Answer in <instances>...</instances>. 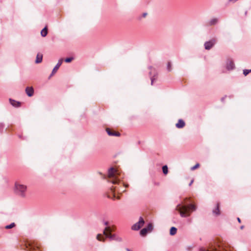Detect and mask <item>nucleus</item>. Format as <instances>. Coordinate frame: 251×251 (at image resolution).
Here are the masks:
<instances>
[{
	"instance_id": "1",
	"label": "nucleus",
	"mask_w": 251,
	"mask_h": 251,
	"mask_svg": "<svg viewBox=\"0 0 251 251\" xmlns=\"http://www.w3.org/2000/svg\"><path fill=\"white\" fill-rule=\"evenodd\" d=\"M196 206L193 204H190L188 206H186L179 203L176 207V210L179 212L180 216L182 218L189 217L190 215L189 211H195L196 210Z\"/></svg>"
},
{
	"instance_id": "2",
	"label": "nucleus",
	"mask_w": 251,
	"mask_h": 251,
	"mask_svg": "<svg viewBox=\"0 0 251 251\" xmlns=\"http://www.w3.org/2000/svg\"><path fill=\"white\" fill-rule=\"evenodd\" d=\"M27 186L21 181H16L14 184V192L21 198H25L26 195Z\"/></svg>"
},
{
	"instance_id": "3",
	"label": "nucleus",
	"mask_w": 251,
	"mask_h": 251,
	"mask_svg": "<svg viewBox=\"0 0 251 251\" xmlns=\"http://www.w3.org/2000/svg\"><path fill=\"white\" fill-rule=\"evenodd\" d=\"M108 176L110 179L109 181L114 184L118 183L122 178L120 176V175L119 174L118 171L112 167L110 168L108 170Z\"/></svg>"
},
{
	"instance_id": "4",
	"label": "nucleus",
	"mask_w": 251,
	"mask_h": 251,
	"mask_svg": "<svg viewBox=\"0 0 251 251\" xmlns=\"http://www.w3.org/2000/svg\"><path fill=\"white\" fill-rule=\"evenodd\" d=\"M111 231V229L110 227H106L104 230H103V234L105 235V236L110 240H116L118 242L122 241V238L119 237H117L115 234H111L110 232Z\"/></svg>"
},
{
	"instance_id": "5",
	"label": "nucleus",
	"mask_w": 251,
	"mask_h": 251,
	"mask_svg": "<svg viewBox=\"0 0 251 251\" xmlns=\"http://www.w3.org/2000/svg\"><path fill=\"white\" fill-rule=\"evenodd\" d=\"M149 69L151 70L149 72L150 75H151V85H153V82L157 79V73L154 68H153L151 66H149Z\"/></svg>"
},
{
	"instance_id": "6",
	"label": "nucleus",
	"mask_w": 251,
	"mask_h": 251,
	"mask_svg": "<svg viewBox=\"0 0 251 251\" xmlns=\"http://www.w3.org/2000/svg\"><path fill=\"white\" fill-rule=\"evenodd\" d=\"M144 223L143 218L141 217H140L139 221L132 226V229L134 230H139L144 225Z\"/></svg>"
},
{
	"instance_id": "7",
	"label": "nucleus",
	"mask_w": 251,
	"mask_h": 251,
	"mask_svg": "<svg viewBox=\"0 0 251 251\" xmlns=\"http://www.w3.org/2000/svg\"><path fill=\"white\" fill-rule=\"evenodd\" d=\"M216 40L215 39H212L209 41L205 42L204 46V48L206 50H210L216 44Z\"/></svg>"
},
{
	"instance_id": "8",
	"label": "nucleus",
	"mask_w": 251,
	"mask_h": 251,
	"mask_svg": "<svg viewBox=\"0 0 251 251\" xmlns=\"http://www.w3.org/2000/svg\"><path fill=\"white\" fill-rule=\"evenodd\" d=\"M226 68L228 70H232L235 68L234 62L232 59H228L226 60Z\"/></svg>"
},
{
	"instance_id": "9",
	"label": "nucleus",
	"mask_w": 251,
	"mask_h": 251,
	"mask_svg": "<svg viewBox=\"0 0 251 251\" xmlns=\"http://www.w3.org/2000/svg\"><path fill=\"white\" fill-rule=\"evenodd\" d=\"M63 61V59L62 58H61L58 60V63H57V64L55 65V66L53 69L50 77H51L52 75H53L57 72V70L59 69V68L61 65Z\"/></svg>"
},
{
	"instance_id": "10",
	"label": "nucleus",
	"mask_w": 251,
	"mask_h": 251,
	"mask_svg": "<svg viewBox=\"0 0 251 251\" xmlns=\"http://www.w3.org/2000/svg\"><path fill=\"white\" fill-rule=\"evenodd\" d=\"M25 93L28 97H32L34 94V89L32 87H27L25 88Z\"/></svg>"
},
{
	"instance_id": "11",
	"label": "nucleus",
	"mask_w": 251,
	"mask_h": 251,
	"mask_svg": "<svg viewBox=\"0 0 251 251\" xmlns=\"http://www.w3.org/2000/svg\"><path fill=\"white\" fill-rule=\"evenodd\" d=\"M185 122L182 119H179L177 123L176 124V126L178 128H181L185 126Z\"/></svg>"
},
{
	"instance_id": "12",
	"label": "nucleus",
	"mask_w": 251,
	"mask_h": 251,
	"mask_svg": "<svg viewBox=\"0 0 251 251\" xmlns=\"http://www.w3.org/2000/svg\"><path fill=\"white\" fill-rule=\"evenodd\" d=\"M106 132L109 136H120V133L115 132L111 130L109 128L106 129Z\"/></svg>"
},
{
	"instance_id": "13",
	"label": "nucleus",
	"mask_w": 251,
	"mask_h": 251,
	"mask_svg": "<svg viewBox=\"0 0 251 251\" xmlns=\"http://www.w3.org/2000/svg\"><path fill=\"white\" fill-rule=\"evenodd\" d=\"M212 212L213 214L216 216H219L220 215L221 212L219 208V203H218L217 204L216 207L213 210Z\"/></svg>"
},
{
	"instance_id": "14",
	"label": "nucleus",
	"mask_w": 251,
	"mask_h": 251,
	"mask_svg": "<svg viewBox=\"0 0 251 251\" xmlns=\"http://www.w3.org/2000/svg\"><path fill=\"white\" fill-rule=\"evenodd\" d=\"M219 22V20L218 18H213L211 19L208 23L207 25H216Z\"/></svg>"
},
{
	"instance_id": "15",
	"label": "nucleus",
	"mask_w": 251,
	"mask_h": 251,
	"mask_svg": "<svg viewBox=\"0 0 251 251\" xmlns=\"http://www.w3.org/2000/svg\"><path fill=\"white\" fill-rule=\"evenodd\" d=\"M9 101L11 104L15 107H19L21 105L20 102L12 100L11 99H9Z\"/></svg>"
},
{
	"instance_id": "16",
	"label": "nucleus",
	"mask_w": 251,
	"mask_h": 251,
	"mask_svg": "<svg viewBox=\"0 0 251 251\" xmlns=\"http://www.w3.org/2000/svg\"><path fill=\"white\" fill-rule=\"evenodd\" d=\"M42 58H43L42 54L38 53L37 56H36L35 63H37V64L39 63H41L42 62Z\"/></svg>"
},
{
	"instance_id": "17",
	"label": "nucleus",
	"mask_w": 251,
	"mask_h": 251,
	"mask_svg": "<svg viewBox=\"0 0 251 251\" xmlns=\"http://www.w3.org/2000/svg\"><path fill=\"white\" fill-rule=\"evenodd\" d=\"M48 34V29L47 26H45L41 31V35L42 37H45Z\"/></svg>"
},
{
	"instance_id": "18",
	"label": "nucleus",
	"mask_w": 251,
	"mask_h": 251,
	"mask_svg": "<svg viewBox=\"0 0 251 251\" xmlns=\"http://www.w3.org/2000/svg\"><path fill=\"white\" fill-rule=\"evenodd\" d=\"M177 231V229L176 227L173 226L171 228L170 231V234L171 235H174L176 234Z\"/></svg>"
},
{
	"instance_id": "19",
	"label": "nucleus",
	"mask_w": 251,
	"mask_h": 251,
	"mask_svg": "<svg viewBox=\"0 0 251 251\" xmlns=\"http://www.w3.org/2000/svg\"><path fill=\"white\" fill-rule=\"evenodd\" d=\"M148 231V229L147 228H144L141 230V231L140 232V235L142 236H144L147 234Z\"/></svg>"
},
{
	"instance_id": "20",
	"label": "nucleus",
	"mask_w": 251,
	"mask_h": 251,
	"mask_svg": "<svg viewBox=\"0 0 251 251\" xmlns=\"http://www.w3.org/2000/svg\"><path fill=\"white\" fill-rule=\"evenodd\" d=\"M162 171L165 175H166L168 173V168L167 165H164L162 167Z\"/></svg>"
},
{
	"instance_id": "21",
	"label": "nucleus",
	"mask_w": 251,
	"mask_h": 251,
	"mask_svg": "<svg viewBox=\"0 0 251 251\" xmlns=\"http://www.w3.org/2000/svg\"><path fill=\"white\" fill-rule=\"evenodd\" d=\"M15 226V223H12L10 225L5 226V228L6 229H10V228H12L14 227Z\"/></svg>"
},
{
	"instance_id": "22",
	"label": "nucleus",
	"mask_w": 251,
	"mask_h": 251,
	"mask_svg": "<svg viewBox=\"0 0 251 251\" xmlns=\"http://www.w3.org/2000/svg\"><path fill=\"white\" fill-rule=\"evenodd\" d=\"M251 72V69H250V70L245 69L243 70V74L245 76H246L247 75H248Z\"/></svg>"
},
{
	"instance_id": "23",
	"label": "nucleus",
	"mask_w": 251,
	"mask_h": 251,
	"mask_svg": "<svg viewBox=\"0 0 251 251\" xmlns=\"http://www.w3.org/2000/svg\"><path fill=\"white\" fill-rule=\"evenodd\" d=\"M73 59V57H68V58H66L65 59V61L67 63H69V62H71Z\"/></svg>"
},
{
	"instance_id": "24",
	"label": "nucleus",
	"mask_w": 251,
	"mask_h": 251,
	"mask_svg": "<svg viewBox=\"0 0 251 251\" xmlns=\"http://www.w3.org/2000/svg\"><path fill=\"white\" fill-rule=\"evenodd\" d=\"M167 69L169 72H170L172 70L171 69V62H168L167 64Z\"/></svg>"
},
{
	"instance_id": "25",
	"label": "nucleus",
	"mask_w": 251,
	"mask_h": 251,
	"mask_svg": "<svg viewBox=\"0 0 251 251\" xmlns=\"http://www.w3.org/2000/svg\"><path fill=\"white\" fill-rule=\"evenodd\" d=\"M199 166H200L199 164L197 163L195 166L192 167L191 169V170H194L196 169L197 168H198Z\"/></svg>"
},
{
	"instance_id": "26",
	"label": "nucleus",
	"mask_w": 251,
	"mask_h": 251,
	"mask_svg": "<svg viewBox=\"0 0 251 251\" xmlns=\"http://www.w3.org/2000/svg\"><path fill=\"white\" fill-rule=\"evenodd\" d=\"M101 234H98L97 236V239L99 241H103V240L101 238Z\"/></svg>"
},
{
	"instance_id": "27",
	"label": "nucleus",
	"mask_w": 251,
	"mask_h": 251,
	"mask_svg": "<svg viewBox=\"0 0 251 251\" xmlns=\"http://www.w3.org/2000/svg\"><path fill=\"white\" fill-rule=\"evenodd\" d=\"M146 228H147L148 229V231L151 230L152 228V225L151 224H148V225Z\"/></svg>"
},
{
	"instance_id": "28",
	"label": "nucleus",
	"mask_w": 251,
	"mask_h": 251,
	"mask_svg": "<svg viewBox=\"0 0 251 251\" xmlns=\"http://www.w3.org/2000/svg\"><path fill=\"white\" fill-rule=\"evenodd\" d=\"M193 182H194V180L193 179L191 180V181H190V182L189 184V186H190L193 184Z\"/></svg>"
},
{
	"instance_id": "29",
	"label": "nucleus",
	"mask_w": 251,
	"mask_h": 251,
	"mask_svg": "<svg viewBox=\"0 0 251 251\" xmlns=\"http://www.w3.org/2000/svg\"><path fill=\"white\" fill-rule=\"evenodd\" d=\"M119 192H125V189H123V188H121L120 190H119Z\"/></svg>"
},
{
	"instance_id": "30",
	"label": "nucleus",
	"mask_w": 251,
	"mask_h": 251,
	"mask_svg": "<svg viewBox=\"0 0 251 251\" xmlns=\"http://www.w3.org/2000/svg\"><path fill=\"white\" fill-rule=\"evenodd\" d=\"M108 224V222H104V225H105V226H107Z\"/></svg>"
},
{
	"instance_id": "31",
	"label": "nucleus",
	"mask_w": 251,
	"mask_h": 251,
	"mask_svg": "<svg viewBox=\"0 0 251 251\" xmlns=\"http://www.w3.org/2000/svg\"><path fill=\"white\" fill-rule=\"evenodd\" d=\"M237 220H238V222H239V223H240V222H241V220H240V219L239 218H237Z\"/></svg>"
},
{
	"instance_id": "32",
	"label": "nucleus",
	"mask_w": 251,
	"mask_h": 251,
	"mask_svg": "<svg viewBox=\"0 0 251 251\" xmlns=\"http://www.w3.org/2000/svg\"><path fill=\"white\" fill-rule=\"evenodd\" d=\"M244 226H240V229H243L244 228Z\"/></svg>"
},
{
	"instance_id": "33",
	"label": "nucleus",
	"mask_w": 251,
	"mask_h": 251,
	"mask_svg": "<svg viewBox=\"0 0 251 251\" xmlns=\"http://www.w3.org/2000/svg\"><path fill=\"white\" fill-rule=\"evenodd\" d=\"M126 250L127 251H131L130 250H129V249H128V248L126 249Z\"/></svg>"
},
{
	"instance_id": "34",
	"label": "nucleus",
	"mask_w": 251,
	"mask_h": 251,
	"mask_svg": "<svg viewBox=\"0 0 251 251\" xmlns=\"http://www.w3.org/2000/svg\"><path fill=\"white\" fill-rule=\"evenodd\" d=\"M114 189H115V187H112L111 190L113 191Z\"/></svg>"
},
{
	"instance_id": "35",
	"label": "nucleus",
	"mask_w": 251,
	"mask_h": 251,
	"mask_svg": "<svg viewBox=\"0 0 251 251\" xmlns=\"http://www.w3.org/2000/svg\"><path fill=\"white\" fill-rule=\"evenodd\" d=\"M147 14L146 13H144L143 14V16L144 17H145L146 16Z\"/></svg>"
},
{
	"instance_id": "36",
	"label": "nucleus",
	"mask_w": 251,
	"mask_h": 251,
	"mask_svg": "<svg viewBox=\"0 0 251 251\" xmlns=\"http://www.w3.org/2000/svg\"><path fill=\"white\" fill-rule=\"evenodd\" d=\"M124 186H125V187H127V185H125V184H124Z\"/></svg>"
},
{
	"instance_id": "37",
	"label": "nucleus",
	"mask_w": 251,
	"mask_h": 251,
	"mask_svg": "<svg viewBox=\"0 0 251 251\" xmlns=\"http://www.w3.org/2000/svg\"><path fill=\"white\" fill-rule=\"evenodd\" d=\"M224 98H223L222 99V100H224Z\"/></svg>"
}]
</instances>
